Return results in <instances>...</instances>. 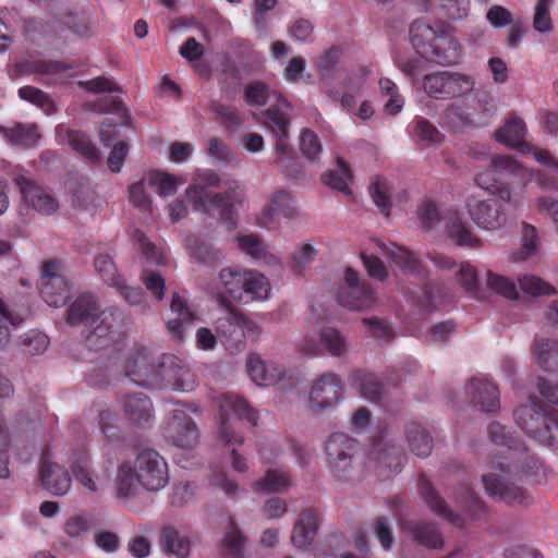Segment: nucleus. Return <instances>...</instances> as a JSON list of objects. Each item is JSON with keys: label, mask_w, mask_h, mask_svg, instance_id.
<instances>
[{"label": "nucleus", "mask_w": 558, "mask_h": 558, "mask_svg": "<svg viewBox=\"0 0 558 558\" xmlns=\"http://www.w3.org/2000/svg\"><path fill=\"white\" fill-rule=\"evenodd\" d=\"M239 247L255 259H264L267 264H277L278 259L267 251L266 244L253 233L236 235Z\"/></svg>", "instance_id": "nucleus-46"}, {"label": "nucleus", "mask_w": 558, "mask_h": 558, "mask_svg": "<svg viewBox=\"0 0 558 558\" xmlns=\"http://www.w3.org/2000/svg\"><path fill=\"white\" fill-rule=\"evenodd\" d=\"M23 319L20 314L11 312L5 302L0 298V347L8 342L11 331L16 328Z\"/></svg>", "instance_id": "nucleus-60"}, {"label": "nucleus", "mask_w": 558, "mask_h": 558, "mask_svg": "<svg viewBox=\"0 0 558 558\" xmlns=\"http://www.w3.org/2000/svg\"><path fill=\"white\" fill-rule=\"evenodd\" d=\"M530 402V405H520L514 410V421L529 436L539 441L547 440L549 424L545 409L535 397Z\"/></svg>", "instance_id": "nucleus-15"}, {"label": "nucleus", "mask_w": 558, "mask_h": 558, "mask_svg": "<svg viewBox=\"0 0 558 558\" xmlns=\"http://www.w3.org/2000/svg\"><path fill=\"white\" fill-rule=\"evenodd\" d=\"M172 318L167 322V330L175 340L185 337L186 328L196 319L194 310L179 294H173L170 305Z\"/></svg>", "instance_id": "nucleus-29"}, {"label": "nucleus", "mask_w": 558, "mask_h": 558, "mask_svg": "<svg viewBox=\"0 0 558 558\" xmlns=\"http://www.w3.org/2000/svg\"><path fill=\"white\" fill-rule=\"evenodd\" d=\"M318 336L320 339V352H326L333 357H342L349 353L348 339L335 327L323 326Z\"/></svg>", "instance_id": "nucleus-39"}, {"label": "nucleus", "mask_w": 558, "mask_h": 558, "mask_svg": "<svg viewBox=\"0 0 558 558\" xmlns=\"http://www.w3.org/2000/svg\"><path fill=\"white\" fill-rule=\"evenodd\" d=\"M323 181L326 185L349 194V184L352 181V174L348 165L342 159H338L337 170L324 174Z\"/></svg>", "instance_id": "nucleus-57"}, {"label": "nucleus", "mask_w": 558, "mask_h": 558, "mask_svg": "<svg viewBox=\"0 0 558 558\" xmlns=\"http://www.w3.org/2000/svg\"><path fill=\"white\" fill-rule=\"evenodd\" d=\"M476 85V80L473 75L448 71V90L447 100L461 98L471 95Z\"/></svg>", "instance_id": "nucleus-47"}, {"label": "nucleus", "mask_w": 558, "mask_h": 558, "mask_svg": "<svg viewBox=\"0 0 558 558\" xmlns=\"http://www.w3.org/2000/svg\"><path fill=\"white\" fill-rule=\"evenodd\" d=\"M225 189V193L220 194L204 190L199 185L190 186L185 191V198L193 204L196 210L210 213L213 209H217L223 219H228L231 209L242 203L244 190L238 181H228Z\"/></svg>", "instance_id": "nucleus-7"}, {"label": "nucleus", "mask_w": 558, "mask_h": 558, "mask_svg": "<svg viewBox=\"0 0 558 558\" xmlns=\"http://www.w3.org/2000/svg\"><path fill=\"white\" fill-rule=\"evenodd\" d=\"M161 379L158 389L192 391L196 387L195 375L187 362L174 355H161Z\"/></svg>", "instance_id": "nucleus-13"}, {"label": "nucleus", "mask_w": 558, "mask_h": 558, "mask_svg": "<svg viewBox=\"0 0 558 558\" xmlns=\"http://www.w3.org/2000/svg\"><path fill=\"white\" fill-rule=\"evenodd\" d=\"M376 244L381 254L404 272L418 274L421 271V260L407 247L381 241H377Z\"/></svg>", "instance_id": "nucleus-31"}, {"label": "nucleus", "mask_w": 558, "mask_h": 558, "mask_svg": "<svg viewBox=\"0 0 558 558\" xmlns=\"http://www.w3.org/2000/svg\"><path fill=\"white\" fill-rule=\"evenodd\" d=\"M417 487L420 495L432 511L452 524L459 526L463 524L460 515L448 509L446 502L434 492L430 482L425 476L418 478Z\"/></svg>", "instance_id": "nucleus-36"}, {"label": "nucleus", "mask_w": 558, "mask_h": 558, "mask_svg": "<svg viewBox=\"0 0 558 558\" xmlns=\"http://www.w3.org/2000/svg\"><path fill=\"white\" fill-rule=\"evenodd\" d=\"M279 214L288 219H292L298 215L291 195L283 190H276L269 195L268 204L265 205L257 216V223L262 228H269L276 215Z\"/></svg>", "instance_id": "nucleus-23"}, {"label": "nucleus", "mask_w": 558, "mask_h": 558, "mask_svg": "<svg viewBox=\"0 0 558 558\" xmlns=\"http://www.w3.org/2000/svg\"><path fill=\"white\" fill-rule=\"evenodd\" d=\"M246 371L251 379L258 386H272L287 378V368L272 361H264L252 354L246 362Z\"/></svg>", "instance_id": "nucleus-21"}, {"label": "nucleus", "mask_w": 558, "mask_h": 558, "mask_svg": "<svg viewBox=\"0 0 558 558\" xmlns=\"http://www.w3.org/2000/svg\"><path fill=\"white\" fill-rule=\"evenodd\" d=\"M246 271L236 268H223L219 272L217 300L221 305L229 304V299L241 302Z\"/></svg>", "instance_id": "nucleus-25"}, {"label": "nucleus", "mask_w": 558, "mask_h": 558, "mask_svg": "<svg viewBox=\"0 0 558 558\" xmlns=\"http://www.w3.org/2000/svg\"><path fill=\"white\" fill-rule=\"evenodd\" d=\"M519 283L523 292L534 295H551L556 293V289L547 281L534 275H524L519 279Z\"/></svg>", "instance_id": "nucleus-62"}, {"label": "nucleus", "mask_w": 558, "mask_h": 558, "mask_svg": "<svg viewBox=\"0 0 558 558\" xmlns=\"http://www.w3.org/2000/svg\"><path fill=\"white\" fill-rule=\"evenodd\" d=\"M245 101L251 106H265L271 100L288 106V101L282 98L280 94L269 89L263 82H252L248 84L244 92Z\"/></svg>", "instance_id": "nucleus-44"}, {"label": "nucleus", "mask_w": 558, "mask_h": 558, "mask_svg": "<svg viewBox=\"0 0 558 558\" xmlns=\"http://www.w3.org/2000/svg\"><path fill=\"white\" fill-rule=\"evenodd\" d=\"M150 187L151 184L147 180V173H145L138 181L130 184L128 187V198L130 204L140 211H150L153 207L151 196L148 193V189Z\"/></svg>", "instance_id": "nucleus-48"}, {"label": "nucleus", "mask_w": 558, "mask_h": 558, "mask_svg": "<svg viewBox=\"0 0 558 558\" xmlns=\"http://www.w3.org/2000/svg\"><path fill=\"white\" fill-rule=\"evenodd\" d=\"M185 247L192 257L204 264H214L221 258V252L202 236H187Z\"/></svg>", "instance_id": "nucleus-42"}, {"label": "nucleus", "mask_w": 558, "mask_h": 558, "mask_svg": "<svg viewBox=\"0 0 558 558\" xmlns=\"http://www.w3.org/2000/svg\"><path fill=\"white\" fill-rule=\"evenodd\" d=\"M532 357L543 371H558V343L537 338L532 344Z\"/></svg>", "instance_id": "nucleus-38"}, {"label": "nucleus", "mask_w": 558, "mask_h": 558, "mask_svg": "<svg viewBox=\"0 0 558 558\" xmlns=\"http://www.w3.org/2000/svg\"><path fill=\"white\" fill-rule=\"evenodd\" d=\"M357 450L354 439L342 433L332 434L326 444V453L330 468L337 473H343L352 465V459Z\"/></svg>", "instance_id": "nucleus-16"}, {"label": "nucleus", "mask_w": 558, "mask_h": 558, "mask_svg": "<svg viewBox=\"0 0 558 558\" xmlns=\"http://www.w3.org/2000/svg\"><path fill=\"white\" fill-rule=\"evenodd\" d=\"M69 144L80 155L88 160H98L99 153L87 136L81 132L69 133Z\"/></svg>", "instance_id": "nucleus-63"}, {"label": "nucleus", "mask_w": 558, "mask_h": 558, "mask_svg": "<svg viewBox=\"0 0 558 558\" xmlns=\"http://www.w3.org/2000/svg\"><path fill=\"white\" fill-rule=\"evenodd\" d=\"M124 415L137 426H146L154 418V408L150 399L143 392L124 396L122 400Z\"/></svg>", "instance_id": "nucleus-30"}, {"label": "nucleus", "mask_w": 558, "mask_h": 558, "mask_svg": "<svg viewBox=\"0 0 558 558\" xmlns=\"http://www.w3.org/2000/svg\"><path fill=\"white\" fill-rule=\"evenodd\" d=\"M464 207L473 223L484 231H497L507 223L502 206L493 198L472 193L465 197Z\"/></svg>", "instance_id": "nucleus-10"}, {"label": "nucleus", "mask_w": 558, "mask_h": 558, "mask_svg": "<svg viewBox=\"0 0 558 558\" xmlns=\"http://www.w3.org/2000/svg\"><path fill=\"white\" fill-rule=\"evenodd\" d=\"M162 544L169 554L178 558H185L190 555L191 541L189 535L173 526H166L162 530Z\"/></svg>", "instance_id": "nucleus-43"}, {"label": "nucleus", "mask_w": 558, "mask_h": 558, "mask_svg": "<svg viewBox=\"0 0 558 558\" xmlns=\"http://www.w3.org/2000/svg\"><path fill=\"white\" fill-rule=\"evenodd\" d=\"M125 375L136 385L158 389L162 385L161 355L147 348L133 350L125 364Z\"/></svg>", "instance_id": "nucleus-8"}, {"label": "nucleus", "mask_w": 558, "mask_h": 558, "mask_svg": "<svg viewBox=\"0 0 558 558\" xmlns=\"http://www.w3.org/2000/svg\"><path fill=\"white\" fill-rule=\"evenodd\" d=\"M61 70L62 66L58 62L25 61L9 68L8 74L12 80L35 75L39 83L51 85L56 83V76L61 72Z\"/></svg>", "instance_id": "nucleus-22"}, {"label": "nucleus", "mask_w": 558, "mask_h": 558, "mask_svg": "<svg viewBox=\"0 0 558 558\" xmlns=\"http://www.w3.org/2000/svg\"><path fill=\"white\" fill-rule=\"evenodd\" d=\"M486 284L495 293L502 295L507 299H515L518 296V290L515 283L507 277L487 271Z\"/></svg>", "instance_id": "nucleus-61"}, {"label": "nucleus", "mask_w": 558, "mask_h": 558, "mask_svg": "<svg viewBox=\"0 0 558 558\" xmlns=\"http://www.w3.org/2000/svg\"><path fill=\"white\" fill-rule=\"evenodd\" d=\"M488 435L501 448L490 461L489 472L483 475L486 493L492 498L508 504L522 501L525 492L512 480L519 475L535 476L541 464L524 452V447L512 437L506 426L492 423Z\"/></svg>", "instance_id": "nucleus-1"}, {"label": "nucleus", "mask_w": 558, "mask_h": 558, "mask_svg": "<svg viewBox=\"0 0 558 558\" xmlns=\"http://www.w3.org/2000/svg\"><path fill=\"white\" fill-rule=\"evenodd\" d=\"M442 219L445 222V233L456 245L469 248H480L483 246L482 240L473 232L460 211L449 209Z\"/></svg>", "instance_id": "nucleus-17"}, {"label": "nucleus", "mask_w": 558, "mask_h": 558, "mask_svg": "<svg viewBox=\"0 0 558 558\" xmlns=\"http://www.w3.org/2000/svg\"><path fill=\"white\" fill-rule=\"evenodd\" d=\"M165 439L182 449H192L198 444L199 432L193 418L183 409H175L163 426Z\"/></svg>", "instance_id": "nucleus-11"}, {"label": "nucleus", "mask_w": 558, "mask_h": 558, "mask_svg": "<svg viewBox=\"0 0 558 558\" xmlns=\"http://www.w3.org/2000/svg\"><path fill=\"white\" fill-rule=\"evenodd\" d=\"M411 43L422 58L439 65H454L461 59V46L459 41L439 25H429L416 21L412 24Z\"/></svg>", "instance_id": "nucleus-5"}, {"label": "nucleus", "mask_w": 558, "mask_h": 558, "mask_svg": "<svg viewBox=\"0 0 558 558\" xmlns=\"http://www.w3.org/2000/svg\"><path fill=\"white\" fill-rule=\"evenodd\" d=\"M371 461L374 463V468L378 470L379 476L389 477L400 470L402 456L398 447L380 440L372 449Z\"/></svg>", "instance_id": "nucleus-28"}, {"label": "nucleus", "mask_w": 558, "mask_h": 558, "mask_svg": "<svg viewBox=\"0 0 558 558\" xmlns=\"http://www.w3.org/2000/svg\"><path fill=\"white\" fill-rule=\"evenodd\" d=\"M490 170L495 173H505L512 177L518 183L525 187L535 177V171L526 167L513 156L506 154L492 155L489 157Z\"/></svg>", "instance_id": "nucleus-27"}, {"label": "nucleus", "mask_w": 558, "mask_h": 558, "mask_svg": "<svg viewBox=\"0 0 558 558\" xmlns=\"http://www.w3.org/2000/svg\"><path fill=\"white\" fill-rule=\"evenodd\" d=\"M413 133L416 138L425 144H439L442 142L440 131L423 117H415L412 121Z\"/></svg>", "instance_id": "nucleus-59"}, {"label": "nucleus", "mask_w": 558, "mask_h": 558, "mask_svg": "<svg viewBox=\"0 0 558 558\" xmlns=\"http://www.w3.org/2000/svg\"><path fill=\"white\" fill-rule=\"evenodd\" d=\"M68 323L84 324L93 328L87 341L95 350L116 344L123 336V319L119 311L109 308L99 313L97 301L90 294H83L71 304Z\"/></svg>", "instance_id": "nucleus-3"}, {"label": "nucleus", "mask_w": 558, "mask_h": 558, "mask_svg": "<svg viewBox=\"0 0 558 558\" xmlns=\"http://www.w3.org/2000/svg\"><path fill=\"white\" fill-rule=\"evenodd\" d=\"M15 183L20 189L25 204L41 215H51L58 209V202L45 189L36 185L32 180L24 175H19Z\"/></svg>", "instance_id": "nucleus-20"}, {"label": "nucleus", "mask_w": 558, "mask_h": 558, "mask_svg": "<svg viewBox=\"0 0 558 558\" xmlns=\"http://www.w3.org/2000/svg\"><path fill=\"white\" fill-rule=\"evenodd\" d=\"M371 197L383 215L388 217L392 206V186L389 181L376 178L369 185Z\"/></svg>", "instance_id": "nucleus-49"}, {"label": "nucleus", "mask_w": 558, "mask_h": 558, "mask_svg": "<svg viewBox=\"0 0 558 558\" xmlns=\"http://www.w3.org/2000/svg\"><path fill=\"white\" fill-rule=\"evenodd\" d=\"M17 94L22 100L35 105L46 114H51L56 111V105L50 96L36 87L23 86L19 88Z\"/></svg>", "instance_id": "nucleus-56"}, {"label": "nucleus", "mask_w": 558, "mask_h": 558, "mask_svg": "<svg viewBox=\"0 0 558 558\" xmlns=\"http://www.w3.org/2000/svg\"><path fill=\"white\" fill-rule=\"evenodd\" d=\"M318 529V515L313 509L301 512L291 533V543L298 549L306 548L314 539Z\"/></svg>", "instance_id": "nucleus-34"}, {"label": "nucleus", "mask_w": 558, "mask_h": 558, "mask_svg": "<svg viewBox=\"0 0 558 558\" xmlns=\"http://www.w3.org/2000/svg\"><path fill=\"white\" fill-rule=\"evenodd\" d=\"M217 402L221 414L218 439L231 448L233 470L243 473L247 470V463L235 450V446H241L244 440L239 429V421L246 420L250 424L256 425L257 415L247 402L235 393H223L217 398Z\"/></svg>", "instance_id": "nucleus-4"}, {"label": "nucleus", "mask_w": 558, "mask_h": 558, "mask_svg": "<svg viewBox=\"0 0 558 558\" xmlns=\"http://www.w3.org/2000/svg\"><path fill=\"white\" fill-rule=\"evenodd\" d=\"M270 284L268 279L255 271H246L243 295L240 303L263 301L268 299Z\"/></svg>", "instance_id": "nucleus-41"}, {"label": "nucleus", "mask_w": 558, "mask_h": 558, "mask_svg": "<svg viewBox=\"0 0 558 558\" xmlns=\"http://www.w3.org/2000/svg\"><path fill=\"white\" fill-rule=\"evenodd\" d=\"M381 96L387 97L385 110L389 114H398L404 106V98L399 93L397 84L388 77H381L378 82Z\"/></svg>", "instance_id": "nucleus-54"}, {"label": "nucleus", "mask_w": 558, "mask_h": 558, "mask_svg": "<svg viewBox=\"0 0 558 558\" xmlns=\"http://www.w3.org/2000/svg\"><path fill=\"white\" fill-rule=\"evenodd\" d=\"M344 385L341 377L327 372L317 376L311 384L306 407L312 414H320L336 407L343 398Z\"/></svg>", "instance_id": "nucleus-9"}, {"label": "nucleus", "mask_w": 558, "mask_h": 558, "mask_svg": "<svg viewBox=\"0 0 558 558\" xmlns=\"http://www.w3.org/2000/svg\"><path fill=\"white\" fill-rule=\"evenodd\" d=\"M422 87L433 99L447 100L448 71H438L423 77Z\"/></svg>", "instance_id": "nucleus-53"}, {"label": "nucleus", "mask_w": 558, "mask_h": 558, "mask_svg": "<svg viewBox=\"0 0 558 558\" xmlns=\"http://www.w3.org/2000/svg\"><path fill=\"white\" fill-rule=\"evenodd\" d=\"M466 393L483 412H494L499 407L498 387L485 377L472 378L466 387Z\"/></svg>", "instance_id": "nucleus-26"}, {"label": "nucleus", "mask_w": 558, "mask_h": 558, "mask_svg": "<svg viewBox=\"0 0 558 558\" xmlns=\"http://www.w3.org/2000/svg\"><path fill=\"white\" fill-rule=\"evenodd\" d=\"M39 478L41 486L50 495L63 497L72 486V480L68 471L52 461L49 456H45L39 468Z\"/></svg>", "instance_id": "nucleus-19"}, {"label": "nucleus", "mask_w": 558, "mask_h": 558, "mask_svg": "<svg viewBox=\"0 0 558 558\" xmlns=\"http://www.w3.org/2000/svg\"><path fill=\"white\" fill-rule=\"evenodd\" d=\"M338 302L351 310H367L375 304L373 291L361 283L359 275L352 268L344 272V283L337 293Z\"/></svg>", "instance_id": "nucleus-14"}, {"label": "nucleus", "mask_w": 558, "mask_h": 558, "mask_svg": "<svg viewBox=\"0 0 558 558\" xmlns=\"http://www.w3.org/2000/svg\"><path fill=\"white\" fill-rule=\"evenodd\" d=\"M349 383L362 397L371 401L379 400L386 391L384 383L373 372L356 369L349 375Z\"/></svg>", "instance_id": "nucleus-32"}, {"label": "nucleus", "mask_w": 558, "mask_h": 558, "mask_svg": "<svg viewBox=\"0 0 558 558\" xmlns=\"http://www.w3.org/2000/svg\"><path fill=\"white\" fill-rule=\"evenodd\" d=\"M475 184L502 202L517 205L513 191L509 183L502 182L494 177L490 170L477 171L474 177Z\"/></svg>", "instance_id": "nucleus-37"}, {"label": "nucleus", "mask_w": 558, "mask_h": 558, "mask_svg": "<svg viewBox=\"0 0 558 558\" xmlns=\"http://www.w3.org/2000/svg\"><path fill=\"white\" fill-rule=\"evenodd\" d=\"M40 294L51 307H60L70 296V286L61 275L58 262L50 260L44 264L40 278Z\"/></svg>", "instance_id": "nucleus-12"}, {"label": "nucleus", "mask_w": 558, "mask_h": 558, "mask_svg": "<svg viewBox=\"0 0 558 558\" xmlns=\"http://www.w3.org/2000/svg\"><path fill=\"white\" fill-rule=\"evenodd\" d=\"M169 483L168 463L154 449L141 450L132 461L118 466L114 486L119 498H132L140 488L159 492Z\"/></svg>", "instance_id": "nucleus-2"}, {"label": "nucleus", "mask_w": 558, "mask_h": 558, "mask_svg": "<svg viewBox=\"0 0 558 558\" xmlns=\"http://www.w3.org/2000/svg\"><path fill=\"white\" fill-rule=\"evenodd\" d=\"M405 437L411 452L416 457L426 458L429 456L433 449V438L420 424H408Z\"/></svg>", "instance_id": "nucleus-40"}, {"label": "nucleus", "mask_w": 558, "mask_h": 558, "mask_svg": "<svg viewBox=\"0 0 558 558\" xmlns=\"http://www.w3.org/2000/svg\"><path fill=\"white\" fill-rule=\"evenodd\" d=\"M527 128L525 122L517 117L508 118L504 124L494 133V138L519 154L522 150H529V142L526 141Z\"/></svg>", "instance_id": "nucleus-24"}, {"label": "nucleus", "mask_w": 558, "mask_h": 558, "mask_svg": "<svg viewBox=\"0 0 558 558\" xmlns=\"http://www.w3.org/2000/svg\"><path fill=\"white\" fill-rule=\"evenodd\" d=\"M291 485L289 474L280 469H269L265 475L253 484V489L257 493H277L288 488Z\"/></svg>", "instance_id": "nucleus-45"}, {"label": "nucleus", "mask_w": 558, "mask_h": 558, "mask_svg": "<svg viewBox=\"0 0 558 558\" xmlns=\"http://www.w3.org/2000/svg\"><path fill=\"white\" fill-rule=\"evenodd\" d=\"M456 279L465 292L473 293L478 288L477 270L475 266L469 262L460 264L459 270L456 274Z\"/></svg>", "instance_id": "nucleus-64"}, {"label": "nucleus", "mask_w": 558, "mask_h": 558, "mask_svg": "<svg viewBox=\"0 0 558 558\" xmlns=\"http://www.w3.org/2000/svg\"><path fill=\"white\" fill-rule=\"evenodd\" d=\"M403 529L418 545L429 549H441L444 547L442 535L433 523L424 521L409 522L404 524Z\"/></svg>", "instance_id": "nucleus-35"}, {"label": "nucleus", "mask_w": 558, "mask_h": 558, "mask_svg": "<svg viewBox=\"0 0 558 558\" xmlns=\"http://www.w3.org/2000/svg\"><path fill=\"white\" fill-rule=\"evenodd\" d=\"M554 0H537L534 7L533 28L539 34H547L554 31V23L550 17V8Z\"/></svg>", "instance_id": "nucleus-58"}, {"label": "nucleus", "mask_w": 558, "mask_h": 558, "mask_svg": "<svg viewBox=\"0 0 558 558\" xmlns=\"http://www.w3.org/2000/svg\"><path fill=\"white\" fill-rule=\"evenodd\" d=\"M70 469L77 484L87 493L98 494L104 489L107 478L94 468L86 452L76 454L70 463Z\"/></svg>", "instance_id": "nucleus-18"}, {"label": "nucleus", "mask_w": 558, "mask_h": 558, "mask_svg": "<svg viewBox=\"0 0 558 558\" xmlns=\"http://www.w3.org/2000/svg\"><path fill=\"white\" fill-rule=\"evenodd\" d=\"M147 180L160 196L175 194L178 186L182 183L173 174L159 170L147 172Z\"/></svg>", "instance_id": "nucleus-55"}, {"label": "nucleus", "mask_w": 558, "mask_h": 558, "mask_svg": "<svg viewBox=\"0 0 558 558\" xmlns=\"http://www.w3.org/2000/svg\"><path fill=\"white\" fill-rule=\"evenodd\" d=\"M222 546L233 558H244L245 556L246 537L232 521L226 527Z\"/></svg>", "instance_id": "nucleus-52"}, {"label": "nucleus", "mask_w": 558, "mask_h": 558, "mask_svg": "<svg viewBox=\"0 0 558 558\" xmlns=\"http://www.w3.org/2000/svg\"><path fill=\"white\" fill-rule=\"evenodd\" d=\"M538 246L539 241L536 228L532 225L523 223L521 230V246L512 254L511 259L514 262L525 260L537 253Z\"/></svg>", "instance_id": "nucleus-51"}, {"label": "nucleus", "mask_w": 558, "mask_h": 558, "mask_svg": "<svg viewBox=\"0 0 558 558\" xmlns=\"http://www.w3.org/2000/svg\"><path fill=\"white\" fill-rule=\"evenodd\" d=\"M221 316L215 322L216 330L225 337L235 338L239 335L242 313L230 304L222 305Z\"/></svg>", "instance_id": "nucleus-50"}, {"label": "nucleus", "mask_w": 558, "mask_h": 558, "mask_svg": "<svg viewBox=\"0 0 558 558\" xmlns=\"http://www.w3.org/2000/svg\"><path fill=\"white\" fill-rule=\"evenodd\" d=\"M278 108H269L265 111L264 124L271 131L276 137L274 162L288 177L299 179L303 177L300 165L292 158L291 148L288 142L290 119L284 108L290 109V104L284 106L277 102Z\"/></svg>", "instance_id": "nucleus-6"}, {"label": "nucleus", "mask_w": 558, "mask_h": 558, "mask_svg": "<svg viewBox=\"0 0 558 558\" xmlns=\"http://www.w3.org/2000/svg\"><path fill=\"white\" fill-rule=\"evenodd\" d=\"M0 135L14 147L31 148L35 146L40 133L34 123H16L12 126L0 125Z\"/></svg>", "instance_id": "nucleus-33"}]
</instances>
